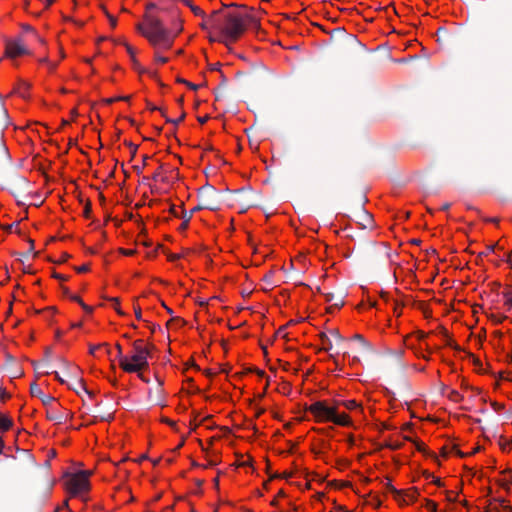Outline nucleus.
I'll use <instances>...</instances> for the list:
<instances>
[{"label":"nucleus","instance_id":"f257e3e1","mask_svg":"<svg viewBox=\"0 0 512 512\" xmlns=\"http://www.w3.org/2000/svg\"><path fill=\"white\" fill-rule=\"evenodd\" d=\"M252 21L249 15L239 13H223L215 10L209 17L211 27L224 37L228 43L236 42L246 31L248 23Z\"/></svg>","mask_w":512,"mask_h":512},{"label":"nucleus","instance_id":"f03ea898","mask_svg":"<svg viewBox=\"0 0 512 512\" xmlns=\"http://www.w3.org/2000/svg\"><path fill=\"white\" fill-rule=\"evenodd\" d=\"M145 25L138 24L137 30L150 42L154 47L163 45L170 48L176 35H172L162 20L151 13L144 14Z\"/></svg>","mask_w":512,"mask_h":512},{"label":"nucleus","instance_id":"7ed1b4c3","mask_svg":"<svg viewBox=\"0 0 512 512\" xmlns=\"http://www.w3.org/2000/svg\"><path fill=\"white\" fill-rule=\"evenodd\" d=\"M142 339H137L132 343L133 354L131 362L122 361V369L127 373H136L148 368V359L150 358V350L145 347Z\"/></svg>","mask_w":512,"mask_h":512},{"label":"nucleus","instance_id":"20e7f679","mask_svg":"<svg viewBox=\"0 0 512 512\" xmlns=\"http://www.w3.org/2000/svg\"><path fill=\"white\" fill-rule=\"evenodd\" d=\"M222 193L210 184H205L198 190L199 204L193 208V211L208 209L217 211L222 204Z\"/></svg>","mask_w":512,"mask_h":512},{"label":"nucleus","instance_id":"39448f33","mask_svg":"<svg viewBox=\"0 0 512 512\" xmlns=\"http://www.w3.org/2000/svg\"><path fill=\"white\" fill-rule=\"evenodd\" d=\"M306 410L314 415L317 422H332L338 409L334 402L333 405H329L327 401H316Z\"/></svg>","mask_w":512,"mask_h":512},{"label":"nucleus","instance_id":"423d86ee","mask_svg":"<svg viewBox=\"0 0 512 512\" xmlns=\"http://www.w3.org/2000/svg\"><path fill=\"white\" fill-rule=\"evenodd\" d=\"M66 487L72 496H76L81 492L88 491L90 489V482L86 480L84 474H70L68 475Z\"/></svg>","mask_w":512,"mask_h":512},{"label":"nucleus","instance_id":"0eeeda50","mask_svg":"<svg viewBox=\"0 0 512 512\" xmlns=\"http://www.w3.org/2000/svg\"><path fill=\"white\" fill-rule=\"evenodd\" d=\"M28 185V180L18 174H14L6 180V188L16 198H19L26 193Z\"/></svg>","mask_w":512,"mask_h":512},{"label":"nucleus","instance_id":"6e6552de","mask_svg":"<svg viewBox=\"0 0 512 512\" xmlns=\"http://www.w3.org/2000/svg\"><path fill=\"white\" fill-rule=\"evenodd\" d=\"M28 50L20 40L10 41L6 45V54L9 57L15 58L27 54Z\"/></svg>","mask_w":512,"mask_h":512},{"label":"nucleus","instance_id":"1a4fd4ad","mask_svg":"<svg viewBox=\"0 0 512 512\" xmlns=\"http://www.w3.org/2000/svg\"><path fill=\"white\" fill-rule=\"evenodd\" d=\"M30 393L32 396L39 397L43 405L45 406H49L51 403L56 401L55 397L44 394L41 388L36 383H32L30 385Z\"/></svg>","mask_w":512,"mask_h":512},{"label":"nucleus","instance_id":"9d476101","mask_svg":"<svg viewBox=\"0 0 512 512\" xmlns=\"http://www.w3.org/2000/svg\"><path fill=\"white\" fill-rule=\"evenodd\" d=\"M419 490L418 488L416 487H412L408 490H403V493H402V499H400V501H398L400 504H408V501L406 500V498L410 501V502H414L417 500L418 496H419Z\"/></svg>","mask_w":512,"mask_h":512},{"label":"nucleus","instance_id":"9b49d317","mask_svg":"<svg viewBox=\"0 0 512 512\" xmlns=\"http://www.w3.org/2000/svg\"><path fill=\"white\" fill-rule=\"evenodd\" d=\"M158 386L153 390H149V399L155 405H160L163 397L162 382L158 381Z\"/></svg>","mask_w":512,"mask_h":512},{"label":"nucleus","instance_id":"f8f14e48","mask_svg":"<svg viewBox=\"0 0 512 512\" xmlns=\"http://www.w3.org/2000/svg\"><path fill=\"white\" fill-rule=\"evenodd\" d=\"M123 45L125 46L128 54L130 55V58H131V61H132V64H133V68L137 71H139L140 73H142L144 70L141 68V65L140 63L138 62V60L136 59V56H135V49L129 45L128 43L126 42H123Z\"/></svg>","mask_w":512,"mask_h":512},{"label":"nucleus","instance_id":"ddd939ff","mask_svg":"<svg viewBox=\"0 0 512 512\" xmlns=\"http://www.w3.org/2000/svg\"><path fill=\"white\" fill-rule=\"evenodd\" d=\"M436 35H437V42L440 44V45H445L451 35L449 34V32L447 31V29L443 28V27H440L437 32H436Z\"/></svg>","mask_w":512,"mask_h":512},{"label":"nucleus","instance_id":"4468645a","mask_svg":"<svg viewBox=\"0 0 512 512\" xmlns=\"http://www.w3.org/2000/svg\"><path fill=\"white\" fill-rule=\"evenodd\" d=\"M332 422L340 426H349L351 423L350 418L347 414H338V411L336 412Z\"/></svg>","mask_w":512,"mask_h":512},{"label":"nucleus","instance_id":"2eb2a0df","mask_svg":"<svg viewBox=\"0 0 512 512\" xmlns=\"http://www.w3.org/2000/svg\"><path fill=\"white\" fill-rule=\"evenodd\" d=\"M196 211H193L190 210L189 212L185 211L184 209H182V214H181V218L183 219V222L182 224L180 225L179 229L181 231H184L188 228V225H189V222L190 220L192 219V216L193 214L195 213Z\"/></svg>","mask_w":512,"mask_h":512},{"label":"nucleus","instance_id":"dca6fc26","mask_svg":"<svg viewBox=\"0 0 512 512\" xmlns=\"http://www.w3.org/2000/svg\"><path fill=\"white\" fill-rule=\"evenodd\" d=\"M69 388L73 389L77 394H81V392H85L89 397H93L94 393L92 391H89L86 386H85V383L83 381V379H79L77 381V386H69Z\"/></svg>","mask_w":512,"mask_h":512},{"label":"nucleus","instance_id":"f3484780","mask_svg":"<svg viewBox=\"0 0 512 512\" xmlns=\"http://www.w3.org/2000/svg\"><path fill=\"white\" fill-rule=\"evenodd\" d=\"M183 3L190 8L194 15L206 18L205 12L198 6L194 5L190 0H182Z\"/></svg>","mask_w":512,"mask_h":512},{"label":"nucleus","instance_id":"a211bd4d","mask_svg":"<svg viewBox=\"0 0 512 512\" xmlns=\"http://www.w3.org/2000/svg\"><path fill=\"white\" fill-rule=\"evenodd\" d=\"M12 420L7 416L0 415V431H7L12 427Z\"/></svg>","mask_w":512,"mask_h":512},{"label":"nucleus","instance_id":"6ab92c4d","mask_svg":"<svg viewBox=\"0 0 512 512\" xmlns=\"http://www.w3.org/2000/svg\"><path fill=\"white\" fill-rule=\"evenodd\" d=\"M386 487L387 489L394 495V498L397 500V501H400V499H402V493H403V490H398L396 489L392 484H391V480L388 479V482L386 483Z\"/></svg>","mask_w":512,"mask_h":512},{"label":"nucleus","instance_id":"aec40b11","mask_svg":"<svg viewBox=\"0 0 512 512\" xmlns=\"http://www.w3.org/2000/svg\"><path fill=\"white\" fill-rule=\"evenodd\" d=\"M47 418L52 421H56L57 423H62L63 415L60 412L54 410L47 411Z\"/></svg>","mask_w":512,"mask_h":512},{"label":"nucleus","instance_id":"412c9836","mask_svg":"<svg viewBox=\"0 0 512 512\" xmlns=\"http://www.w3.org/2000/svg\"><path fill=\"white\" fill-rule=\"evenodd\" d=\"M361 216H362V220H363V222L361 223L362 228L365 229V228H367V227L372 225V216H371V214H369L365 210H362Z\"/></svg>","mask_w":512,"mask_h":512},{"label":"nucleus","instance_id":"4be33fe9","mask_svg":"<svg viewBox=\"0 0 512 512\" xmlns=\"http://www.w3.org/2000/svg\"><path fill=\"white\" fill-rule=\"evenodd\" d=\"M334 403L336 404L337 407L339 405H342V406H344L345 408H347L349 410H353V409L358 407V404H357V402L355 400L334 401Z\"/></svg>","mask_w":512,"mask_h":512},{"label":"nucleus","instance_id":"5701e85b","mask_svg":"<svg viewBox=\"0 0 512 512\" xmlns=\"http://www.w3.org/2000/svg\"><path fill=\"white\" fill-rule=\"evenodd\" d=\"M321 342L325 345V350L332 349V341L326 333L319 335Z\"/></svg>","mask_w":512,"mask_h":512},{"label":"nucleus","instance_id":"b1692460","mask_svg":"<svg viewBox=\"0 0 512 512\" xmlns=\"http://www.w3.org/2000/svg\"><path fill=\"white\" fill-rule=\"evenodd\" d=\"M448 398L454 402H460L463 399V396L456 390H451L448 394Z\"/></svg>","mask_w":512,"mask_h":512},{"label":"nucleus","instance_id":"393cba45","mask_svg":"<svg viewBox=\"0 0 512 512\" xmlns=\"http://www.w3.org/2000/svg\"><path fill=\"white\" fill-rule=\"evenodd\" d=\"M115 347L117 349V358L119 359V365L122 368V361H128V358L123 356L122 347L119 343H116Z\"/></svg>","mask_w":512,"mask_h":512},{"label":"nucleus","instance_id":"a878e982","mask_svg":"<svg viewBox=\"0 0 512 512\" xmlns=\"http://www.w3.org/2000/svg\"><path fill=\"white\" fill-rule=\"evenodd\" d=\"M161 170H162V165H160V167L154 172V174L152 175V179L154 181L161 180L162 182H167L168 180L166 177H161Z\"/></svg>","mask_w":512,"mask_h":512},{"label":"nucleus","instance_id":"bb28decb","mask_svg":"<svg viewBox=\"0 0 512 512\" xmlns=\"http://www.w3.org/2000/svg\"><path fill=\"white\" fill-rule=\"evenodd\" d=\"M177 82L181 83V84H185L187 87H189L192 90H197L200 87L199 85L193 84L183 78H177Z\"/></svg>","mask_w":512,"mask_h":512},{"label":"nucleus","instance_id":"cd10ccee","mask_svg":"<svg viewBox=\"0 0 512 512\" xmlns=\"http://www.w3.org/2000/svg\"><path fill=\"white\" fill-rule=\"evenodd\" d=\"M353 339L361 342L364 347L371 350L370 344L364 339V337L361 334H355L353 336Z\"/></svg>","mask_w":512,"mask_h":512},{"label":"nucleus","instance_id":"c85d7f7f","mask_svg":"<svg viewBox=\"0 0 512 512\" xmlns=\"http://www.w3.org/2000/svg\"><path fill=\"white\" fill-rule=\"evenodd\" d=\"M330 335L336 340V342L344 341V337L340 334L337 329L330 330Z\"/></svg>","mask_w":512,"mask_h":512},{"label":"nucleus","instance_id":"c756f323","mask_svg":"<svg viewBox=\"0 0 512 512\" xmlns=\"http://www.w3.org/2000/svg\"><path fill=\"white\" fill-rule=\"evenodd\" d=\"M344 305V299L343 297H338L334 304L328 308V312H332L333 308H340Z\"/></svg>","mask_w":512,"mask_h":512},{"label":"nucleus","instance_id":"7c9ffc66","mask_svg":"<svg viewBox=\"0 0 512 512\" xmlns=\"http://www.w3.org/2000/svg\"><path fill=\"white\" fill-rule=\"evenodd\" d=\"M185 116H186V113L182 112L180 117L178 118V120L170 119V118L166 117V115L164 117L166 118V122L172 123L174 125H178L180 122H182L185 119Z\"/></svg>","mask_w":512,"mask_h":512},{"label":"nucleus","instance_id":"2f4dec72","mask_svg":"<svg viewBox=\"0 0 512 512\" xmlns=\"http://www.w3.org/2000/svg\"><path fill=\"white\" fill-rule=\"evenodd\" d=\"M425 505L431 512H437V504L429 499H425Z\"/></svg>","mask_w":512,"mask_h":512},{"label":"nucleus","instance_id":"473e14b6","mask_svg":"<svg viewBox=\"0 0 512 512\" xmlns=\"http://www.w3.org/2000/svg\"><path fill=\"white\" fill-rule=\"evenodd\" d=\"M292 476V472H284L283 474L274 473L271 475L270 479H277V478H285L288 479Z\"/></svg>","mask_w":512,"mask_h":512},{"label":"nucleus","instance_id":"72a5a7b5","mask_svg":"<svg viewBox=\"0 0 512 512\" xmlns=\"http://www.w3.org/2000/svg\"><path fill=\"white\" fill-rule=\"evenodd\" d=\"M125 144L129 147V150H131L132 158L135 157L138 150V146L129 141H125Z\"/></svg>","mask_w":512,"mask_h":512},{"label":"nucleus","instance_id":"f704fd0d","mask_svg":"<svg viewBox=\"0 0 512 512\" xmlns=\"http://www.w3.org/2000/svg\"><path fill=\"white\" fill-rule=\"evenodd\" d=\"M51 356H52V349H51V347H46L45 348V358L43 360L45 365H47L49 363Z\"/></svg>","mask_w":512,"mask_h":512},{"label":"nucleus","instance_id":"c9c22d12","mask_svg":"<svg viewBox=\"0 0 512 512\" xmlns=\"http://www.w3.org/2000/svg\"><path fill=\"white\" fill-rule=\"evenodd\" d=\"M104 12H105L107 18L109 19L111 27L115 28L116 24H117L116 18L114 16H112L106 9H104Z\"/></svg>","mask_w":512,"mask_h":512},{"label":"nucleus","instance_id":"e433bc0d","mask_svg":"<svg viewBox=\"0 0 512 512\" xmlns=\"http://www.w3.org/2000/svg\"><path fill=\"white\" fill-rule=\"evenodd\" d=\"M91 211H92L91 203H90V201H87L85 204V207H84V211H83L84 217L89 218Z\"/></svg>","mask_w":512,"mask_h":512},{"label":"nucleus","instance_id":"4c0bfd02","mask_svg":"<svg viewBox=\"0 0 512 512\" xmlns=\"http://www.w3.org/2000/svg\"><path fill=\"white\" fill-rule=\"evenodd\" d=\"M446 345L452 347L456 351H461L462 349L458 346L454 341L450 339V337L446 338Z\"/></svg>","mask_w":512,"mask_h":512},{"label":"nucleus","instance_id":"58836bf2","mask_svg":"<svg viewBox=\"0 0 512 512\" xmlns=\"http://www.w3.org/2000/svg\"><path fill=\"white\" fill-rule=\"evenodd\" d=\"M209 40L210 41H218L220 43H224L225 45H229L228 41L224 37H222L220 34L218 37L210 36Z\"/></svg>","mask_w":512,"mask_h":512},{"label":"nucleus","instance_id":"ea45409f","mask_svg":"<svg viewBox=\"0 0 512 512\" xmlns=\"http://www.w3.org/2000/svg\"><path fill=\"white\" fill-rule=\"evenodd\" d=\"M490 319H491L495 324H500V323H502V322H503V320H504V319H506V316H500V317H498V316H496V315L492 314V315L490 316Z\"/></svg>","mask_w":512,"mask_h":512},{"label":"nucleus","instance_id":"a19ab883","mask_svg":"<svg viewBox=\"0 0 512 512\" xmlns=\"http://www.w3.org/2000/svg\"><path fill=\"white\" fill-rule=\"evenodd\" d=\"M147 103V107L151 110V111H160L162 113L163 116H165V113L164 111L162 110V108L160 107H157L155 105H153L152 103H150L149 101L146 102Z\"/></svg>","mask_w":512,"mask_h":512},{"label":"nucleus","instance_id":"79ce46f5","mask_svg":"<svg viewBox=\"0 0 512 512\" xmlns=\"http://www.w3.org/2000/svg\"><path fill=\"white\" fill-rule=\"evenodd\" d=\"M510 444H511V442L507 439L500 438V440H499V445L502 450H506L507 446Z\"/></svg>","mask_w":512,"mask_h":512},{"label":"nucleus","instance_id":"37998d69","mask_svg":"<svg viewBox=\"0 0 512 512\" xmlns=\"http://www.w3.org/2000/svg\"><path fill=\"white\" fill-rule=\"evenodd\" d=\"M113 418H114V413L113 412L100 415V420H102V421H111Z\"/></svg>","mask_w":512,"mask_h":512},{"label":"nucleus","instance_id":"c03bdc74","mask_svg":"<svg viewBox=\"0 0 512 512\" xmlns=\"http://www.w3.org/2000/svg\"><path fill=\"white\" fill-rule=\"evenodd\" d=\"M467 355H468L470 358H472V360H473V364H474L476 367H481V366H482L481 361H480L478 358H476L472 353L467 352Z\"/></svg>","mask_w":512,"mask_h":512},{"label":"nucleus","instance_id":"a18cd8bd","mask_svg":"<svg viewBox=\"0 0 512 512\" xmlns=\"http://www.w3.org/2000/svg\"><path fill=\"white\" fill-rule=\"evenodd\" d=\"M495 512H500L499 508H494ZM501 512H512V507L508 504H504L501 506Z\"/></svg>","mask_w":512,"mask_h":512},{"label":"nucleus","instance_id":"49530a36","mask_svg":"<svg viewBox=\"0 0 512 512\" xmlns=\"http://www.w3.org/2000/svg\"><path fill=\"white\" fill-rule=\"evenodd\" d=\"M204 21L200 24V27L204 30L208 29V28H212L211 27V22H209V17L207 19L203 18Z\"/></svg>","mask_w":512,"mask_h":512},{"label":"nucleus","instance_id":"de8ad7c7","mask_svg":"<svg viewBox=\"0 0 512 512\" xmlns=\"http://www.w3.org/2000/svg\"><path fill=\"white\" fill-rule=\"evenodd\" d=\"M75 270L78 272V273H84V272H87L89 270V265L88 264H84L82 266H79V267H76Z\"/></svg>","mask_w":512,"mask_h":512},{"label":"nucleus","instance_id":"09e8293b","mask_svg":"<svg viewBox=\"0 0 512 512\" xmlns=\"http://www.w3.org/2000/svg\"><path fill=\"white\" fill-rule=\"evenodd\" d=\"M134 311H135V316L138 320H141L142 319V311H141V308L139 306H134Z\"/></svg>","mask_w":512,"mask_h":512},{"label":"nucleus","instance_id":"8fccbe9b","mask_svg":"<svg viewBox=\"0 0 512 512\" xmlns=\"http://www.w3.org/2000/svg\"><path fill=\"white\" fill-rule=\"evenodd\" d=\"M497 244H493V245H490L487 247L486 251L485 252H482L479 254V256H483V255H487L489 254L490 252H493L495 247H496Z\"/></svg>","mask_w":512,"mask_h":512},{"label":"nucleus","instance_id":"3c124183","mask_svg":"<svg viewBox=\"0 0 512 512\" xmlns=\"http://www.w3.org/2000/svg\"><path fill=\"white\" fill-rule=\"evenodd\" d=\"M415 446L418 451L426 453L425 446L422 442H415Z\"/></svg>","mask_w":512,"mask_h":512},{"label":"nucleus","instance_id":"603ef678","mask_svg":"<svg viewBox=\"0 0 512 512\" xmlns=\"http://www.w3.org/2000/svg\"><path fill=\"white\" fill-rule=\"evenodd\" d=\"M161 421H162L163 423L168 424V425H169V426H171L172 428H175V426H176V423H175L174 421L170 420L169 418L163 417V418L161 419Z\"/></svg>","mask_w":512,"mask_h":512},{"label":"nucleus","instance_id":"864d4df0","mask_svg":"<svg viewBox=\"0 0 512 512\" xmlns=\"http://www.w3.org/2000/svg\"><path fill=\"white\" fill-rule=\"evenodd\" d=\"M491 406L496 411H500V410H502L504 408L503 404H500V403H497V402H492Z\"/></svg>","mask_w":512,"mask_h":512},{"label":"nucleus","instance_id":"5fc2aeb1","mask_svg":"<svg viewBox=\"0 0 512 512\" xmlns=\"http://www.w3.org/2000/svg\"><path fill=\"white\" fill-rule=\"evenodd\" d=\"M170 322H177L178 325H185L186 321L180 317H173Z\"/></svg>","mask_w":512,"mask_h":512},{"label":"nucleus","instance_id":"6e6d98bb","mask_svg":"<svg viewBox=\"0 0 512 512\" xmlns=\"http://www.w3.org/2000/svg\"><path fill=\"white\" fill-rule=\"evenodd\" d=\"M394 313H395L397 316H400V315H401V307H400V305L397 303V301H394Z\"/></svg>","mask_w":512,"mask_h":512},{"label":"nucleus","instance_id":"4d7b16f0","mask_svg":"<svg viewBox=\"0 0 512 512\" xmlns=\"http://www.w3.org/2000/svg\"><path fill=\"white\" fill-rule=\"evenodd\" d=\"M156 8H157V5L155 3L149 2L146 4V10H147L146 13H150L149 11L156 9Z\"/></svg>","mask_w":512,"mask_h":512},{"label":"nucleus","instance_id":"13d9d810","mask_svg":"<svg viewBox=\"0 0 512 512\" xmlns=\"http://www.w3.org/2000/svg\"><path fill=\"white\" fill-rule=\"evenodd\" d=\"M81 307L88 314L93 312V308L91 306L86 305L84 302L81 304Z\"/></svg>","mask_w":512,"mask_h":512},{"label":"nucleus","instance_id":"bf43d9fd","mask_svg":"<svg viewBox=\"0 0 512 512\" xmlns=\"http://www.w3.org/2000/svg\"><path fill=\"white\" fill-rule=\"evenodd\" d=\"M29 242V251H27L26 253L22 254L23 256H27L29 253H31L33 250H34V241L32 239H29L28 240Z\"/></svg>","mask_w":512,"mask_h":512},{"label":"nucleus","instance_id":"052dcab7","mask_svg":"<svg viewBox=\"0 0 512 512\" xmlns=\"http://www.w3.org/2000/svg\"><path fill=\"white\" fill-rule=\"evenodd\" d=\"M69 298L72 301H75V302L79 303L80 305L83 303L82 299L79 296H77V295L71 294Z\"/></svg>","mask_w":512,"mask_h":512},{"label":"nucleus","instance_id":"680f3d73","mask_svg":"<svg viewBox=\"0 0 512 512\" xmlns=\"http://www.w3.org/2000/svg\"><path fill=\"white\" fill-rule=\"evenodd\" d=\"M169 211H170V213H171L173 216H175V217H181V215H179V214L177 213L175 205H171V206H170Z\"/></svg>","mask_w":512,"mask_h":512},{"label":"nucleus","instance_id":"e2e57ef3","mask_svg":"<svg viewBox=\"0 0 512 512\" xmlns=\"http://www.w3.org/2000/svg\"><path fill=\"white\" fill-rule=\"evenodd\" d=\"M324 295L327 302H332L335 299L333 293H325Z\"/></svg>","mask_w":512,"mask_h":512},{"label":"nucleus","instance_id":"0e129e2a","mask_svg":"<svg viewBox=\"0 0 512 512\" xmlns=\"http://www.w3.org/2000/svg\"><path fill=\"white\" fill-rule=\"evenodd\" d=\"M156 61L161 63V64H164V63H166L168 61V58L156 55Z\"/></svg>","mask_w":512,"mask_h":512},{"label":"nucleus","instance_id":"69168bd1","mask_svg":"<svg viewBox=\"0 0 512 512\" xmlns=\"http://www.w3.org/2000/svg\"><path fill=\"white\" fill-rule=\"evenodd\" d=\"M53 277H54V278H56V279H58V280H61V281H66V280H67V277H66V276L61 275V274H58V273H56V272L53 274Z\"/></svg>","mask_w":512,"mask_h":512},{"label":"nucleus","instance_id":"338daca9","mask_svg":"<svg viewBox=\"0 0 512 512\" xmlns=\"http://www.w3.org/2000/svg\"><path fill=\"white\" fill-rule=\"evenodd\" d=\"M116 101H120V99H117V97H113V98H107L104 100V102L107 104V105H110Z\"/></svg>","mask_w":512,"mask_h":512},{"label":"nucleus","instance_id":"774afa93","mask_svg":"<svg viewBox=\"0 0 512 512\" xmlns=\"http://www.w3.org/2000/svg\"><path fill=\"white\" fill-rule=\"evenodd\" d=\"M61 289H62V293H63V295H65V296H67V297H70L71 293H70V291H69L68 287H66V286H61Z\"/></svg>","mask_w":512,"mask_h":512}]
</instances>
